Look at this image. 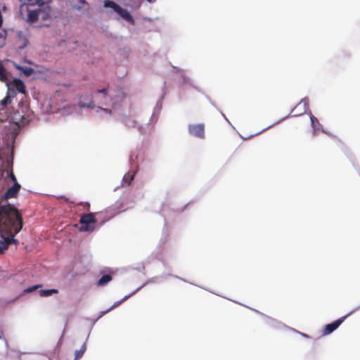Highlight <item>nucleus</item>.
Here are the masks:
<instances>
[{
    "mask_svg": "<svg viewBox=\"0 0 360 360\" xmlns=\"http://www.w3.org/2000/svg\"><path fill=\"white\" fill-rule=\"evenodd\" d=\"M134 178V174L131 173H127L122 178V186H128Z\"/></svg>",
    "mask_w": 360,
    "mask_h": 360,
    "instance_id": "nucleus-14",
    "label": "nucleus"
},
{
    "mask_svg": "<svg viewBox=\"0 0 360 360\" xmlns=\"http://www.w3.org/2000/svg\"><path fill=\"white\" fill-rule=\"evenodd\" d=\"M6 31H4V34H3L2 33H0V37H6Z\"/></svg>",
    "mask_w": 360,
    "mask_h": 360,
    "instance_id": "nucleus-23",
    "label": "nucleus"
},
{
    "mask_svg": "<svg viewBox=\"0 0 360 360\" xmlns=\"http://www.w3.org/2000/svg\"><path fill=\"white\" fill-rule=\"evenodd\" d=\"M102 110H103V111H105V112H108V113H110V112H111V111H110V110H107V109H105V108H102Z\"/></svg>",
    "mask_w": 360,
    "mask_h": 360,
    "instance_id": "nucleus-24",
    "label": "nucleus"
},
{
    "mask_svg": "<svg viewBox=\"0 0 360 360\" xmlns=\"http://www.w3.org/2000/svg\"><path fill=\"white\" fill-rule=\"evenodd\" d=\"M149 3H153L154 1H155L156 0H147Z\"/></svg>",
    "mask_w": 360,
    "mask_h": 360,
    "instance_id": "nucleus-26",
    "label": "nucleus"
},
{
    "mask_svg": "<svg viewBox=\"0 0 360 360\" xmlns=\"http://www.w3.org/2000/svg\"><path fill=\"white\" fill-rule=\"evenodd\" d=\"M36 3L38 6L39 18L42 20H46L56 18V16L53 15L52 8L48 3H45L42 0H39Z\"/></svg>",
    "mask_w": 360,
    "mask_h": 360,
    "instance_id": "nucleus-3",
    "label": "nucleus"
},
{
    "mask_svg": "<svg viewBox=\"0 0 360 360\" xmlns=\"http://www.w3.org/2000/svg\"><path fill=\"white\" fill-rule=\"evenodd\" d=\"M15 68L23 73L26 77L31 76L34 72V70L30 67H23L20 65H15Z\"/></svg>",
    "mask_w": 360,
    "mask_h": 360,
    "instance_id": "nucleus-12",
    "label": "nucleus"
},
{
    "mask_svg": "<svg viewBox=\"0 0 360 360\" xmlns=\"http://www.w3.org/2000/svg\"><path fill=\"white\" fill-rule=\"evenodd\" d=\"M347 316H342V318L336 320L335 321L327 324L324 328L323 333L325 335H328L333 332L335 329H337L340 325L344 321Z\"/></svg>",
    "mask_w": 360,
    "mask_h": 360,
    "instance_id": "nucleus-7",
    "label": "nucleus"
},
{
    "mask_svg": "<svg viewBox=\"0 0 360 360\" xmlns=\"http://www.w3.org/2000/svg\"><path fill=\"white\" fill-rule=\"evenodd\" d=\"M10 85H12L15 86L17 91L19 93H21L22 94H26V88L24 82L18 78H15L10 83V84H8V86Z\"/></svg>",
    "mask_w": 360,
    "mask_h": 360,
    "instance_id": "nucleus-8",
    "label": "nucleus"
},
{
    "mask_svg": "<svg viewBox=\"0 0 360 360\" xmlns=\"http://www.w3.org/2000/svg\"><path fill=\"white\" fill-rule=\"evenodd\" d=\"M40 287H41V285H32V286H30V287L23 290L22 292H25V293L32 292L35 291L37 288H39Z\"/></svg>",
    "mask_w": 360,
    "mask_h": 360,
    "instance_id": "nucleus-19",
    "label": "nucleus"
},
{
    "mask_svg": "<svg viewBox=\"0 0 360 360\" xmlns=\"http://www.w3.org/2000/svg\"><path fill=\"white\" fill-rule=\"evenodd\" d=\"M86 349V347L85 345H82V347L80 348L79 350L76 351L75 360H77L79 358H81L82 356V355L84 354V353L85 352Z\"/></svg>",
    "mask_w": 360,
    "mask_h": 360,
    "instance_id": "nucleus-18",
    "label": "nucleus"
},
{
    "mask_svg": "<svg viewBox=\"0 0 360 360\" xmlns=\"http://www.w3.org/2000/svg\"><path fill=\"white\" fill-rule=\"evenodd\" d=\"M310 118H311V124L314 127V125H315V122H318V120H317V119H316L314 116H313V115H311Z\"/></svg>",
    "mask_w": 360,
    "mask_h": 360,
    "instance_id": "nucleus-21",
    "label": "nucleus"
},
{
    "mask_svg": "<svg viewBox=\"0 0 360 360\" xmlns=\"http://www.w3.org/2000/svg\"><path fill=\"white\" fill-rule=\"evenodd\" d=\"M80 2H81L82 4H86V2L85 1V0H80Z\"/></svg>",
    "mask_w": 360,
    "mask_h": 360,
    "instance_id": "nucleus-28",
    "label": "nucleus"
},
{
    "mask_svg": "<svg viewBox=\"0 0 360 360\" xmlns=\"http://www.w3.org/2000/svg\"><path fill=\"white\" fill-rule=\"evenodd\" d=\"M39 19V11L38 8L36 10H28L27 13V21L33 23Z\"/></svg>",
    "mask_w": 360,
    "mask_h": 360,
    "instance_id": "nucleus-11",
    "label": "nucleus"
},
{
    "mask_svg": "<svg viewBox=\"0 0 360 360\" xmlns=\"http://www.w3.org/2000/svg\"><path fill=\"white\" fill-rule=\"evenodd\" d=\"M188 129L189 134L195 137L204 139L205 136L204 124H190Z\"/></svg>",
    "mask_w": 360,
    "mask_h": 360,
    "instance_id": "nucleus-5",
    "label": "nucleus"
},
{
    "mask_svg": "<svg viewBox=\"0 0 360 360\" xmlns=\"http://www.w3.org/2000/svg\"><path fill=\"white\" fill-rule=\"evenodd\" d=\"M81 205H83L84 207V209H86L87 211L89 210V209H90V204L89 202L81 203Z\"/></svg>",
    "mask_w": 360,
    "mask_h": 360,
    "instance_id": "nucleus-22",
    "label": "nucleus"
},
{
    "mask_svg": "<svg viewBox=\"0 0 360 360\" xmlns=\"http://www.w3.org/2000/svg\"><path fill=\"white\" fill-rule=\"evenodd\" d=\"M8 79V74L5 67L0 63V81L6 82Z\"/></svg>",
    "mask_w": 360,
    "mask_h": 360,
    "instance_id": "nucleus-16",
    "label": "nucleus"
},
{
    "mask_svg": "<svg viewBox=\"0 0 360 360\" xmlns=\"http://www.w3.org/2000/svg\"><path fill=\"white\" fill-rule=\"evenodd\" d=\"M132 294H129V295L127 296H125L122 300L120 301H118V302H116L114 303V304L110 307L109 309H106L105 311H103L100 313V315L98 317V319H100L103 316H104L105 314H107L108 312H109L110 311H111L112 309L118 307L123 301L126 300L129 297H130Z\"/></svg>",
    "mask_w": 360,
    "mask_h": 360,
    "instance_id": "nucleus-13",
    "label": "nucleus"
},
{
    "mask_svg": "<svg viewBox=\"0 0 360 360\" xmlns=\"http://www.w3.org/2000/svg\"><path fill=\"white\" fill-rule=\"evenodd\" d=\"M96 213L90 212L81 215L79 223L81 227L79 230L82 231H92L94 230V225L96 224L95 218Z\"/></svg>",
    "mask_w": 360,
    "mask_h": 360,
    "instance_id": "nucleus-2",
    "label": "nucleus"
},
{
    "mask_svg": "<svg viewBox=\"0 0 360 360\" xmlns=\"http://www.w3.org/2000/svg\"><path fill=\"white\" fill-rule=\"evenodd\" d=\"M96 93L101 94L103 95V97L104 98V103L105 104H108L110 102H112V99L110 96L108 95L107 89H102L97 90Z\"/></svg>",
    "mask_w": 360,
    "mask_h": 360,
    "instance_id": "nucleus-15",
    "label": "nucleus"
},
{
    "mask_svg": "<svg viewBox=\"0 0 360 360\" xmlns=\"http://www.w3.org/2000/svg\"><path fill=\"white\" fill-rule=\"evenodd\" d=\"M7 163H8V167H10V169L7 171V176H8V178L11 179V180L13 183L18 182L17 181V179H16L15 174L13 172V169H12V166L13 165H12V163H11L9 161H7Z\"/></svg>",
    "mask_w": 360,
    "mask_h": 360,
    "instance_id": "nucleus-17",
    "label": "nucleus"
},
{
    "mask_svg": "<svg viewBox=\"0 0 360 360\" xmlns=\"http://www.w3.org/2000/svg\"><path fill=\"white\" fill-rule=\"evenodd\" d=\"M105 7L112 8L116 13H117L123 19L128 22H133V18L130 13L124 8H122L118 4L110 0H105L103 1Z\"/></svg>",
    "mask_w": 360,
    "mask_h": 360,
    "instance_id": "nucleus-4",
    "label": "nucleus"
},
{
    "mask_svg": "<svg viewBox=\"0 0 360 360\" xmlns=\"http://www.w3.org/2000/svg\"><path fill=\"white\" fill-rule=\"evenodd\" d=\"M4 333L3 331H0V340L3 338Z\"/></svg>",
    "mask_w": 360,
    "mask_h": 360,
    "instance_id": "nucleus-25",
    "label": "nucleus"
},
{
    "mask_svg": "<svg viewBox=\"0 0 360 360\" xmlns=\"http://www.w3.org/2000/svg\"><path fill=\"white\" fill-rule=\"evenodd\" d=\"M40 295L42 296H47V295H50L51 294L46 293V294H40Z\"/></svg>",
    "mask_w": 360,
    "mask_h": 360,
    "instance_id": "nucleus-27",
    "label": "nucleus"
},
{
    "mask_svg": "<svg viewBox=\"0 0 360 360\" xmlns=\"http://www.w3.org/2000/svg\"><path fill=\"white\" fill-rule=\"evenodd\" d=\"M22 224L21 214L15 207L10 204L0 205V255L4 254L10 245H18L14 236L20 232Z\"/></svg>",
    "mask_w": 360,
    "mask_h": 360,
    "instance_id": "nucleus-1",
    "label": "nucleus"
},
{
    "mask_svg": "<svg viewBox=\"0 0 360 360\" xmlns=\"http://www.w3.org/2000/svg\"><path fill=\"white\" fill-rule=\"evenodd\" d=\"M112 279L111 274H103L102 276L96 281V285L99 287L106 285Z\"/></svg>",
    "mask_w": 360,
    "mask_h": 360,
    "instance_id": "nucleus-9",
    "label": "nucleus"
},
{
    "mask_svg": "<svg viewBox=\"0 0 360 360\" xmlns=\"http://www.w3.org/2000/svg\"><path fill=\"white\" fill-rule=\"evenodd\" d=\"M39 292H58L56 289H49V290H40Z\"/></svg>",
    "mask_w": 360,
    "mask_h": 360,
    "instance_id": "nucleus-20",
    "label": "nucleus"
},
{
    "mask_svg": "<svg viewBox=\"0 0 360 360\" xmlns=\"http://www.w3.org/2000/svg\"><path fill=\"white\" fill-rule=\"evenodd\" d=\"M21 186L18 183H13V185L10 187L3 195L4 200H8L13 198H16L18 192L20 191Z\"/></svg>",
    "mask_w": 360,
    "mask_h": 360,
    "instance_id": "nucleus-6",
    "label": "nucleus"
},
{
    "mask_svg": "<svg viewBox=\"0 0 360 360\" xmlns=\"http://www.w3.org/2000/svg\"><path fill=\"white\" fill-rule=\"evenodd\" d=\"M15 96H16V92L14 91V89H11L8 86L7 95L3 100L1 101V104L2 105L6 106L7 105H8L11 103V97H15Z\"/></svg>",
    "mask_w": 360,
    "mask_h": 360,
    "instance_id": "nucleus-10",
    "label": "nucleus"
}]
</instances>
